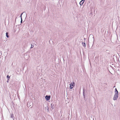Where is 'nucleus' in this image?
Wrapping results in <instances>:
<instances>
[{"mask_svg": "<svg viewBox=\"0 0 120 120\" xmlns=\"http://www.w3.org/2000/svg\"><path fill=\"white\" fill-rule=\"evenodd\" d=\"M83 96L84 97H85L86 96H85V89L84 88H83Z\"/></svg>", "mask_w": 120, "mask_h": 120, "instance_id": "6", "label": "nucleus"}, {"mask_svg": "<svg viewBox=\"0 0 120 120\" xmlns=\"http://www.w3.org/2000/svg\"><path fill=\"white\" fill-rule=\"evenodd\" d=\"M84 100L86 101L87 100V98L86 97V96L85 97H84Z\"/></svg>", "mask_w": 120, "mask_h": 120, "instance_id": "14", "label": "nucleus"}, {"mask_svg": "<svg viewBox=\"0 0 120 120\" xmlns=\"http://www.w3.org/2000/svg\"><path fill=\"white\" fill-rule=\"evenodd\" d=\"M11 117L14 120V115L13 114H12L11 115Z\"/></svg>", "mask_w": 120, "mask_h": 120, "instance_id": "12", "label": "nucleus"}, {"mask_svg": "<svg viewBox=\"0 0 120 120\" xmlns=\"http://www.w3.org/2000/svg\"><path fill=\"white\" fill-rule=\"evenodd\" d=\"M115 94H116V95H118V92L116 88L115 90Z\"/></svg>", "mask_w": 120, "mask_h": 120, "instance_id": "5", "label": "nucleus"}, {"mask_svg": "<svg viewBox=\"0 0 120 120\" xmlns=\"http://www.w3.org/2000/svg\"><path fill=\"white\" fill-rule=\"evenodd\" d=\"M28 106L30 107V108H31L33 106V103L31 102L30 101L29 102H28L27 104Z\"/></svg>", "mask_w": 120, "mask_h": 120, "instance_id": "2", "label": "nucleus"}, {"mask_svg": "<svg viewBox=\"0 0 120 120\" xmlns=\"http://www.w3.org/2000/svg\"><path fill=\"white\" fill-rule=\"evenodd\" d=\"M45 109H46L48 111H49V108L47 106V107H45Z\"/></svg>", "mask_w": 120, "mask_h": 120, "instance_id": "15", "label": "nucleus"}, {"mask_svg": "<svg viewBox=\"0 0 120 120\" xmlns=\"http://www.w3.org/2000/svg\"><path fill=\"white\" fill-rule=\"evenodd\" d=\"M50 97H51L50 95L49 96L47 95L45 96V98L46 99L47 101H48L50 100Z\"/></svg>", "mask_w": 120, "mask_h": 120, "instance_id": "3", "label": "nucleus"}, {"mask_svg": "<svg viewBox=\"0 0 120 120\" xmlns=\"http://www.w3.org/2000/svg\"><path fill=\"white\" fill-rule=\"evenodd\" d=\"M106 52L108 54V55L110 54V51L108 50H107L106 51Z\"/></svg>", "mask_w": 120, "mask_h": 120, "instance_id": "7", "label": "nucleus"}, {"mask_svg": "<svg viewBox=\"0 0 120 120\" xmlns=\"http://www.w3.org/2000/svg\"><path fill=\"white\" fill-rule=\"evenodd\" d=\"M7 78H8V80H9V79L10 78V76L8 75H7Z\"/></svg>", "mask_w": 120, "mask_h": 120, "instance_id": "13", "label": "nucleus"}, {"mask_svg": "<svg viewBox=\"0 0 120 120\" xmlns=\"http://www.w3.org/2000/svg\"><path fill=\"white\" fill-rule=\"evenodd\" d=\"M23 13H21V15H20V17H21V19H22V14Z\"/></svg>", "mask_w": 120, "mask_h": 120, "instance_id": "18", "label": "nucleus"}, {"mask_svg": "<svg viewBox=\"0 0 120 120\" xmlns=\"http://www.w3.org/2000/svg\"><path fill=\"white\" fill-rule=\"evenodd\" d=\"M34 47V46L33 45H32V44H31V46L30 47L31 48H33Z\"/></svg>", "mask_w": 120, "mask_h": 120, "instance_id": "19", "label": "nucleus"}, {"mask_svg": "<svg viewBox=\"0 0 120 120\" xmlns=\"http://www.w3.org/2000/svg\"><path fill=\"white\" fill-rule=\"evenodd\" d=\"M51 108L53 109L54 108V105L53 104H51Z\"/></svg>", "mask_w": 120, "mask_h": 120, "instance_id": "8", "label": "nucleus"}, {"mask_svg": "<svg viewBox=\"0 0 120 120\" xmlns=\"http://www.w3.org/2000/svg\"><path fill=\"white\" fill-rule=\"evenodd\" d=\"M73 86H70V89H71L73 88Z\"/></svg>", "mask_w": 120, "mask_h": 120, "instance_id": "17", "label": "nucleus"}, {"mask_svg": "<svg viewBox=\"0 0 120 120\" xmlns=\"http://www.w3.org/2000/svg\"><path fill=\"white\" fill-rule=\"evenodd\" d=\"M93 41H94V37H93Z\"/></svg>", "mask_w": 120, "mask_h": 120, "instance_id": "23", "label": "nucleus"}, {"mask_svg": "<svg viewBox=\"0 0 120 120\" xmlns=\"http://www.w3.org/2000/svg\"><path fill=\"white\" fill-rule=\"evenodd\" d=\"M118 98V95H116L115 94L113 98V99L114 100H117Z\"/></svg>", "mask_w": 120, "mask_h": 120, "instance_id": "1", "label": "nucleus"}, {"mask_svg": "<svg viewBox=\"0 0 120 120\" xmlns=\"http://www.w3.org/2000/svg\"><path fill=\"white\" fill-rule=\"evenodd\" d=\"M93 43H92V44H91V45H92V46L93 45Z\"/></svg>", "mask_w": 120, "mask_h": 120, "instance_id": "22", "label": "nucleus"}, {"mask_svg": "<svg viewBox=\"0 0 120 120\" xmlns=\"http://www.w3.org/2000/svg\"><path fill=\"white\" fill-rule=\"evenodd\" d=\"M90 44H89V43H88V45H89V47H89V48L90 49H91V47H90Z\"/></svg>", "mask_w": 120, "mask_h": 120, "instance_id": "16", "label": "nucleus"}, {"mask_svg": "<svg viewBox=\"0 0 120 120\" xmlns=\"http://www.w3.org/2000/svg\"><path fill=\"white\" fill-rule=\"evenodd\" d=\"M70 85V86H73L75 85V83L74 82H73L72 83H71Z\"/></svg>", "mask_w": 120, "mask_h": 120, "instance_id": "9", "label": "nucleus"}, {"mask_svg": "<svg viewBox=\"0 0 120 120\" xmlns=\"http://www.w3.org/2000/svg\"><path fill=\"white\" fill-rule=\"evenodd\" d=\"M82 45H83V46L84 47H86V44H85V42H84V43L82 42Z\"/></svg>", "mask_w": 120, "mask_h": 120, "instance_id": "10", "label": "nucleus"}, {"mask_svg": "<svg viewBox=\"0 0 120 120\" xmlns=\"http://www.w3.org/2000/svg\"><path fill=\"white\" fill-rule=\"evenodd\" d=\"M22 19H21V22H20L21 23H22Z\"/></svg>", "mask_w": 120, "mask_h": 120, "instance_id": "20", "label": "nucleus"}, {"mask_svg": "<svg viewBox=\"0 0 120 120\" xmlns=\"http://www.w3.org/2000/svg\"><path fill=\"white\" fill-rule=\"evenodd\" d=\"M85 0H82L79 3V4L81 6L82 5L84 2Z\"/></svg>", "mask_w": 120, "mask_h": 120, "instance_id": "4", "label": "nucleus"}, {"mask_svg": "<svg viewBox=\"0 0 120 120\" xmlns=\"http://www.w3.org/2000/svg\"><path fill=\"white\" fill-rule=\"evenodd\" d=\"M9 80H7V82H8H8H9Z\"/></svg>", "mask_w": 120, "mask_h": 120, "instance_id": "21", "label": "nucleus"}, {"mask_svg": "<svg viewBox=\"0 0 120 120\" xmlns=\"http://www.w3.org/2000/svg\"><path fill=\"white\" fill-rule=\"evenodd\" d=\"M8 32H7L6 33V36L8 38L9 37V36L8 35Z\"/></svg>", "mask_w": 120, "mask_h": 120, "instance_id": "11", "label": "nucleus"}]
</instances>
